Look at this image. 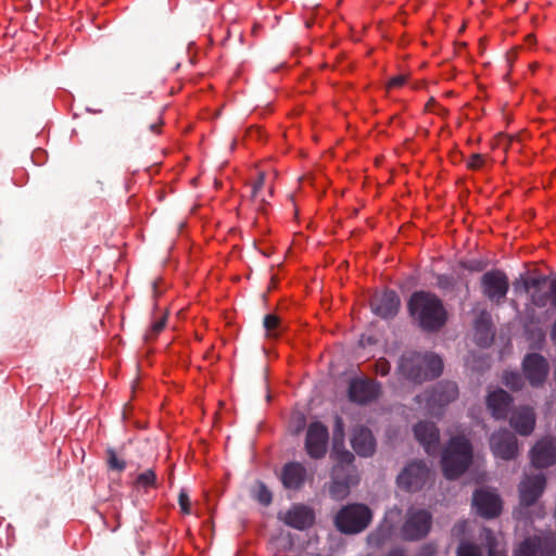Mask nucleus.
I'll list each match as a JSON object with an SVG mask.
<instances>
[{
	"label": "nucleus",
	"instance_id": "f257e3e1",
	"mask_svg": "<svg viewBox=\"0 0 556 556\" xmlns=\"http://www.w3.org/2000/svg\"><path fill=\"white\" fill-rule=\"evenodd\" d=\"M409 315L426 331H439L447 320V313L442 301L433 293L414 292L407 304Z\"/></svg>",
	"mask_w": 556,
	"mask_h": 556
},
{
	"label": "nucleus",
	"instance_id": "f03ea898",
	"mask_svg": "<svg viewBox=\"0 0 556 556\" xmlns=\"http://www.w3.org/2000/svg\"><path fill=\"white\" fill-rule=\"evenodd\" d=\"M443 362L433 353L407 351L399 359L396 371L403 378L414 383L434 379L442 374Z\"/></svg>",
	"mask_w": 556,
	"mask_h": 556
},
{
	"label": "nucleus",
	"instance_id": "7ed1b4c3",
	"mask_svg": "<svg viewBox=\"0 0 556 556\" xmlns=\"http://www.w3.org/2000/svg\"><path fill=\"white\" fill-rule=\"evenodd\" d=\"M473 452L465 435L452 437L442 453L441 466L446 479L454 480L464 475L472 463Z\"/></svg>",
	"mask_w": 556,
	"mask_h": 556
},
{
	"label": "nucleus",
	"instance_id": "20e7f679",
	"mask_svg": "<svg viewBox=\"0 0 556 556\" xmlns=\"http://www.w3.org/2000/svg\"><path fill=\"white\" fill-rule=\"evenodd\" d=\"M458 387L453 381L439 382L431 390H426L415 396V402L425 407L430 415H440L442 407L458 397Z\"/></svg>",
	"mask_w": 556,
	"mask_h": 556
},
{
	"label": "nucleus",
	"instance_id": "39448f33",
	"mask_svg": "<svg viewBox=\"0 0 556 556\" xmlns=\"http://www.w3.org/2000/svg\"><path fill=\"white\" fill-rule=\"evenodd\" d=\"M430 478V469L422 460L409 463L396 478L400 489L407 492L421 490Z\"/></svg>",
	"mask_w": 556,
	"mask_h": 556
},
{
	"label": "nucleus",
	"instance_id": "423d86ee",
	"mask_svg": "<svg viewBox=\"0 0 556 556\" xmlns=\"http://www.w3.org/2000/svg\"><path fill=\"white\" fill-rule=\"evenodd\" d=\"M523 376L532 388H542L549 374V363L540 353L527 354L521 363Z\"/></svg>",
	"mask_w": 556,
	"mask_h": 556
},
{
	"label": "nucleus",
	"instance_id": "0eeeda50",
	"mask_svg": "<svg viewBox=\"0 0 556 556\" xmlns=\"http://www.w3.org/2000/svg\"><path fill=\"white\" fill-rule=\"evenodd\" d=\"M481 289L483 295L491 302L501 304L506 299L509 290L508 277L503 270H489L481 277Z\"/></svg>",
	"mask_w": 556,
	"mask_h": 556
},
{
	"label": "nucleus",
	"instance_id": "6e6552de",
	"mask_svg": "<svg viewBox=\"0 0 556 556\" xmlns=\"http://www.w3.org/2000/svg\"><path fill=\"white\" fill-rule=\"evenodd\" d=\"M533 467L544 469L556 464V438L546 435L535 442L530 450Z\"/></svg>",
	"mask_w": 556,
	"mask_h": 556
},
{
	"label": "nucleus",
	"instance_id": "1a4fd4ad",
	"mask_svg": "<svg viewBox=\"0 0 556 556\" xmlns=\"http://www.w3.org/2000/svg\"><path fill=\"white\" fill-rule=\"evenodd\" d=\"M328 429L319 421L312 422L308 426L305 450L309 457L319 459L325 456L328 445Z\"/></svg>",
	"mask_w": 556,
	"mask_h": 556
},
{
	"label": "nucleus",
	"instance_id": "9d476101",
	"mask_svg": "<svg viewBox=\"0 0 556 556\" xmlns=\"http://www.w3.org/2000/svg\"><path fill=\"white\" fill-rule=\"evenodd\" d=\"M490 447L494 456L504 460L514 459L518 454V442L516 435L507 429L492 433Z\"/></svg>",
	"mask_w": 556,
	"mask_h": 556
},
{
	"label": "nucleus",
	"instance_id": "9b49d317",
	"mask_svg": "<svg viewBox=\"0 0 556 556\" xmlns=\"http://www.w3.org/2000/svg\"><path fill=\"white\" fill-rule=\"evenodd\" d=\"M545 486L546 477L544 473L526 475L518 488L520 504L526 507L533 505L543 494Z\"/></svg>",
	"mask_w": 556,
	"mask_h": 556
},
{
	"label": "nucleus",
	"instance_id": "f8f14e48",
	"mask_svg": "<svg viewBox=\"0 0 556 556\" xmlns=\"http://www.w3.org/2000/svg\"><path fill=\"white\" fill-rule=\"evenodd\" d=\"M472 504L477 513L485 519H494L502 511L500 495L490 490H477L472 496Z\"/></svg>",
	"mask_w": 556,
	"mask_h": 556
},
{
	"label": "nucleus",
	"instance_id": "ddd939ff",
	"mask_svg": "<svg viewBox=\"0 0 556 556\" xmlns=\"http://www.w3.org/2000/svg\"><path fill=\"white\" fill-rule=\"evenodd\" d=\"M381 384L372 379H354L350 382L349 399L358 404H367L379 397Z\"/></svg>",
	"mask_w": 556,
	"mask_h": 556
},
{
	"label": "nucleus",
	"instance_id": "4468645a",
	"mask_svg": "<svg viewBox=\"0 0 556 556\" xmlns=\"http://www.w3.org/2000/svg\"><path fill=\"white\" fill-rule=\"evenodd\" d=\"M400 303V298L395 291L386 290L372 299L370 306L377 316L390 319L397 314Z\"/></svg>",
	"mask_w": 556,
	"mask_h": 556
},
{
	"label": "nucleus",
	"instance_id": "2eb2a0df",
	"mask_svg": "<svg viewBox=\"0 0 556 556\" xmlns=\"http://www.w3.org/2000/svg\"><path fill=\"white\" fill-rule=\"evenodd\" d=\"M414 434L417 441L424 446L427 454L432 455L437 453L440 432L435 424L431 421H419L414 427Z\"/></svg>",
	"mask_w": 556,
	"mask_h": 556
},
{
	"label": "nucleus",
	"instance_id": "dca6fc26",
	"mask_svg": "<svg viewBox=\"0 0 556 556\" xmlns=\"http://www.w3.org/2000/svg\"><path fill=\"white\" fill-rule=\"evenodd\" d=\"M307 477L306 468L299 462L287 463L280 473V481L285 489L300 490Z\"/></svg>",
	"mask_w": 556,
	"mask_h": 556
},
{
	"label": "nucleus",
	"instance_id": "f3484780",
	"mask_svg": "<svg viewBox=\"0 0 556 556\" xmlns=\"http://www.w3.org/2000/svg\"><path fill=\"white\" fill-rule=\"evenodd\" d=\"M351 444L355 453L362 457H369L376 451V440L371 431L363 426L354 428Z\"/></svg>",
	"mask_w": 556,
	"mask_h": 556
},
{
	"label": "nucleus",
	"instance_id": "a211bd4d",
	"mask_svg": "<svg viewBox=\"0 0 556 556\" xmlns=\"http://www.w3.org/2000/svg\"><path fill=\"white\" fill-rule=\"evenodd\" d=\"M536 418L533 408L523 406L513 412L509 424L520 435H529L533 432Z\"/></svg>",
	"mask_w": 556,
	"mask_h": 556
},
{
	"label": "nucleus",
	"instance_id": "6ab92c4d",
	"mask_svg": "<svg viewBox=\"0 0 556 556\" xmlns=\"http://www.w3.org/2000/svg\"><path fill=\"white\" fill-rule=\"evenodd\" d=\"M511 396L503 389L492 391L486 396V406L496 419H505L510 410Z\"/></svg>",
	"mask_w": 556,
	"mask_h": 556
},
{
	"label": "nucleus",
	"instance_id": "aec40b11",
	"mask_svg": "<svg viewBox=\"0 0 556 556\" xmlns=\"http://www.w3.org/2000/svg\"><path fill=\"white\" fill-rule=\"evenodd\" d=\"M370 508L362 503L343 506L336 515L333 521H371Z\"/></svg>",
	"mask_w": 556,
	"mask_h": 556
},
{
	"label": "nucleus",
	"instance_id": "412c9836",
	"mask_svg": "<svg viewBox=\"0 0 556 556\" xmlns=\"http://www.w3.org/2000/svg\"><path fill=\"white\" fill-rule=\"evenodd\" d=\"M530 303L538 307V308H544L546 306H549V311L556 309V278L552 279L549 281L548 290L542 291L536 290L532 291L530 294Z\"/></svg>",
	"mask_w": 556,
	"mask_h": 556
},
{
	"label": "nucleus",
	"instance_id": "4be33fe9",
	"mask_svg": "<svg viewBox=\"0 0 556 556\" xmlns=\"http://www.w3.org/2000/svg\"><path fill=\"white\" fill-rule=\"evenodd\" d=\"M475 330L480 345L486 346L491 343L493 339L492 321L488 312H481L476 318Z\"/></svg>",
	"mask_w": 556,
	"mask_h": 556
},
{
	"label": "nucleus",
	"instance_id": "5701e85b",
	"mask_svg": "<svg viewBox=\"0 0 556 556\" xmlns=\"http://www.w3.org/2000/svg\"><path fill=\"white\" fill-rule=\"evenodd\" d=\"M533 541L538 555L540 556H556V533L547 532L542 535H534L529 538Z\"/></svg>",
	"mask_w": 556,
	"mask_h": 556
},
{
	"label": "nucleus",
	"instance_id": "b1692460",
	"mask_svg": "<svg viewBox=\"0 0 556 556\" xmlns=\"http://www.w3.org/2000/svg\"><path fill=\"white\" fill-rule=\"evenodd\" d=\"M332 454L338 462L334 468L339 469V473L346 470L348 473L355 475V468L353 466L355 457L353 453L343 448V443H333Z\"/></svg>",
	"mask_w": 556,
	"mask_h": 556
},
{
	"label": "nucleus",
	"instance_id": "393cba45",
	"mask_svg": "<svg viewBox=\"0 0 556 556\" xmlns=\"http://www.w3.org/2000/svg\"><path fill=\"white\" fill-rule=\"evenodd\" d=\"M333 482L330 488V492L332 495L342 494L345 495L349 493V489L351 484H355L357 482L356 475L346 473L344 478L341 479V473H339L338 468H333Z\"/></svg>",
	"mask_w": 556,
	"mask_h": 556
},
{
	"label": "nucleus",
	"instance_id": "a878e982",
	"mask_svg": "<svg viewBox=\"0 0 556 556\" xmlns=\"http://www.w3.org/2000/svg\"><path fill=\"white\" fill-rule=\"evenodd\" d=\"M431 523H403L401 536L405 541H418L427 536Z\"/></svg>",
	"mask_w": 556,
	"mask_h": 556
},
{
	"label": "nucleus",
	"instance_id": "bb28decb",
	"mask_svg": "<svg viewBox=\"0 0 556 556\" xmlns=\"http://www.w3.org/2000/svg\"><path fill=\"white\" fill-rule=\"evenodd\" d=\"M392 526V523H379L377 529L367 536L368 544L374 547H380L389 542L393 535Z\"/></svg>",
	"mask_w": 556,
	"mask_h": 556
},
{
	"label": "nucleus",
	"instance_id": "cd10ccee",
	"mask_svg": "<svg viewBox=\"0 0 556 556\" xmlns=\"http://www.w3.org/2000/svg\"><path fill=\"white\" fill-rule=\"evenodd\" d=\"M535 306H527L523 314V326L528 327H543V325L549 319V309L544 313H538Z\"/></svg>",
	"mask_w": 556,
	"mask_h": 556
},
{
	"label": "nucleus",
	"instance_id": "c85d7f7f",
	"mask_svg": "<svg viewBox=\"0 0 556 556\" xmlns=\"http://www.w3.org/2000/svg\"><path fill=\"white\" fill-rule=\"evenodd\" d=\"M286 521H315L314 509L304 504H295L288 511Z\"/></svg>",
	"mask_w": 556,
	"mask_h": 556
},
{
	"label": "nucleus",
	"instance_id": "c756f323",
	"mask_svg": "<svg viewBox=\"0 0 556 556\" xmlns=\"http://www.w3.org/2000/svg\"><path fill=\"white\" fill-rule=\"evenodd\" d=\"M523 331L532 349L541 350L544 346L546 332L543 327L523 326Z\"/></svg>",
	"mask_w": 556,
	"mask_h": 556
},
{
	"label": "nucleus",
	"instance_id": "7c9ffc66",
	"mask_svg": "<svg viewBox=\"0 0 556 556\" xmlns=\"http://www.w3.org/2000/svg\"><path fill=\"white\" fill-rule=\"evenodd\" d=\"M523 372L518 371H504L502 382L511 391H520L525 387Z\"/></svg>",
	"mask_w": 556,
	"mask_h": 556
},
{
	"label": "nucleus",
	"instance_id": "2f4dec72",
	"mask_svg": "<svg viewBox=\"0 0 556 556\" xmlns=\"http://www.w3.org/2000/svg\"><path fill=\"white\" fill-rule=\"evenodd\" d=\"M252 496L262 505H269L273 501L270 490L262 481H257L252 488Z\"/></svg>",
	"mask_w": 556,
	"mask_h": 556
},
{
	"label": "nucleus",
	"instance_id": "473e14b6",
	"mask_svg": "<svg viewBox=\"0 0 556 556\" xmlns=\"http://www.w3.org/2000/svg\"><path fill=\"white\" fill-rule=\"evenodd\" d=\"M135 485L138 488H155L156 486V473L153 469H147L139 473L135 480Z\"/></svg>",
	"mask_w": 556,
	"mask_h": 556
},
{
	"label": "nucleus",
	"instance_id": "72a5a7b5",
	"mask_svg": "<svg viewBox=\"0 0 556 556\" xmlns=\"http://www.w3.org/2000/svg\"><path fill=\"white\" fill-rule=\"evenodd\" d=\"M267 337H278L280 333V319L274 314H267L263 319Z\"/></svg>",
	"mask_w": 556,
	"mask_h": 556
},
{
	"label": "nucleus",
	"instance_id": "f704fd0d",
	"mask_svg": "<svg viewBox=\"0 0 556 556\" xmlns=\"http://www.w3.org/2000/svg\"><path fill=\"white\" fill-rule=\"evenodd\" d=\"M265 182V174L258 173L256 181L252 186L251 198L258 204V208L266 202L265 198L261 195Z\"/></svg>",
	"mask_w": 556,
	"mask_h": 556
},
{
	"label": "nucleus",
	"instance_id": "c9c22d12",
	"mask_svg": "<svg viewBox=\"0 0 556 556\" xmlns=\"http://www.w3.org/2000/svg\"><path fill=\"white\" fill-rule=\"evenodd\" d=\"M431 519H432V516L427 509L412 506L406 513L405 521L424 522V521H431Z\"/></svg>",
	"mask_w": 556,
	"mask_h": 556
},
{
	"label": "nucleus",
	"instance_id": "e433bc0d",
	"mask_svg": "<svg viewBox=\"0 0 556 556\" xmlns=\"http://www.w3.org/2000/svg\"><path fill=\"white\" fill-rule=\"evenodd\" d=\"M538 551L535 549V545L533 544V541H531L529 538L523 540L518 548L514 552V556H536Z\"/></svg>",
	"mask_w": 556,
	"mask_h": 556
},
{
	"label": "nucleus",
	"instance_id": "4c0bfd02",
	"mask_svg": "<svg viewBox=\"0 0 556 556\" xmlns=\"http://www.w3.org/2000/svg\"><path fill=\"white\" fill-rule=\"evenodd\" d=\"M337 529L344 534H356L363 532L369 523H334Z\"/></svg>",
	"mask_w": 556,
	"mask_h": 556
},
{
	"label": "nucleus",
	"instance_id": "58836bf2",
	"mask_svg": "<svg viewBox=\"0 0 556 556\" xmlns=\"http://www.w3.org/2000/svg\"><path fill=\"white\" fill-rule=\"evenodd\" d=\"M456 553L457 556H482L480 547L472 543H460Z\"/></svg>",
	"mask_w": 556,
	"mask_h": 556
},
{
	"label": "nucleus",
	"instance_id": "ea45409f",
	"mask_svg": "<svg viewBox=\"0 0 556 556\" xmlns=\"http://www.w3.org/2000/svg\"><path fill=\"white\" fill-rule=\"evenodd\" d=\"M178 504L184 516L191 515V500L186 489H181L178 494Z\"/></svg>",
	"mask_w": 556,
	"mask_h": 556
},
{
	"label": "nucleus",
	"instance_id": "a19ab883",
	"mask_svg": "<svg viewBox=\"0 0 556 556\" xmlns=\"http://www.w3.org/2000/svg\"><path fill=\"white\" fill-rule=\"evenodd\" d=\"M108 465L111 470L123 471L126 468V463L119 459L114 450H108Z\"/></svg>",
	"mask_w": 556,
	"mask_h": 556
},
{
	"label": "nucleus",
	"instance_id": "79ce46f5",
	"mask_svg": "<svg viewBox=\"0 0 556 556\" xmlns=\"http://www.w3.org/2000/svg\"><path fill=\"white\" fill-rule=\"evenodd\" d=\"M166 316H162L161 319L153 323L149 331L144 334V340H151L155 338L165 327Z\"/></svg>",
	"mask_w": 556,
	"mask_h": 556
},
{
	"label": "nucleus",
	"instance_id": "37998d69",
	"mask_svg": "<svg viewBox=\"0 0 556 556\" xmlns=\"http://www.w3.org/2000/svg\"><path fill=\"white\" fill-rule=\"evenodd\" d=\"M437 286L442 290H452L455 286V279L452 275H438L437 276Z\"/></svg>",
	"mask_w": 556,
	"mask_h": 556
},
{
	"label": "nucleus",
	"instance_id": "c03bdc74",
	"mask_svg": "<svg viewBox=\"0 0 556 556\" xmlns=\"http://www.w3.org/2000/svg\"><path fill=\"white\" fill-rule=\"evenodd\" d=\"M462 267L469 271H482L486 267V263L481 260H470L460 263Z\"/></svg>",
	"mask_w": 556,
	"mask_h": 556
},
{
	"label": "nucleus",
	"instance_id": "a18cd8bd",
	"mask_svg": "<svg viewBox=\"0 0 556 556\" xmlns=\"http://www.w3.org/2000/svg\"><path fill=\"white\" fill-rule=\"evenodd\" d=\"M344 435V424L341 417L336 418L334 429H333V443H343Z\"/></svg>",
	"mask_w": 556,
	"mask_h": 556
},
{
	"label": "nucleus",
	"instance_id": "49530a36",
	"mask_svg": "<svg viewBox=\"0 0 556 556\" xmlns=\"http://www.w3.org/2000/svg\"><path fill=\"white\" fill-rule=\"evenodd\" d=\"M545 281H546V277H536V278L525 279L523 288L527 292H529L531 289H533V291L541 290L540 287Z\"/></svg>",
	"mask_w": 556,
	"mask_h": 556
},
{
	"label": "nucleus",
	"instance_id": "de8ad7c7",
	"mask_svg": "<svg viewBox=\"0 0 556 556\" xmlns=\"http://www.w3.org/2000/svg\"><path fill=\"white\" fill-rule=\"evenodd\" d=\"M483 164L484 157L479 153L470 155L469 160L467 161V167L472 170L480 169L483 166Z\"/></svg>",
	"mask_w": 556,
	"mask_h": 556
},
{
	"label": "nucleus",
	"instance_id": "09e8293b",
	"mask_svg": "<svg viewBox=\"0 0 556 556\" xmlns=\"http://www.w3.org/2000/svg\"><path fill=\"white\" fill-rule=\"evenodd\" d=\"M375 370L380 376H387L391 370V364L386 358H379L375 364Z\"/></svg>",
	"mask_w": 556,
	"mask_h": 556
},
{
	"label": "nucleus",
	"instance_id": "8fccbe9b",
	"mask_svg": "<svg viewBox=\"0 0 556 556\" xmlns=\"http://www.w3.org/2000/svg\"><path fill=\"white\" fill-rule=\"evenodd\" d=\"M402 519V509H400L397 506H394L393 508H390L382 521H399Z\"/></svg>",
	"mask_w": 556,
	"mask_h": 556
},
{
	"label": "nucleus",
	"instance_id": "3c124183",
	"mask_svg": "<svg viewBox=\"0 0 556 556\" xmlns=\"http://www.w3.org/2000/svg\"><path fill=\"white\" fill-rule=\"evenodd\" d=\"M407 80L405 75H397L389 80L388 88H400Z\"/></svg>",
	"mask_w": 556,
	"mask_h": 556
},
{
	"label": "nucleus",
	"instance_id": "603ef678",
	"mask_svg": "<svg viewBox=\"0 0 556 556\" xmlns=\"http://www.w3.org/2000/svg\"><path fill=\"white\" fill-rule=\"evenodd\" d=\"M514 139L511 137H507L505 135H501L498 137V146L503 147L504 150H507L508 147L513 143Z\"/></svg>",
	"mask_w": 556,
	"mask_h": 556
},
{
	"label": "nucleus",
	"instance_id": "864d4df0",
	"mask_svg": "<svg viewBox=\"0 0 556 556\" xmlns=\"http://www.w3.org/2000/svg\"><path fill=\"white\" fill-rule=\"evenodd\" d=\"M549 339L553 345L556 348V318L553 320L549 328Z\"/></svg>",
	"mask_w": 556,
	"mask_h": 556
},
{
	"label": "nucleus",
	"instance_id": "5fc2aeb1",
	"mask_svg": "<svg viewBox=\"0 0 556 556\" xmlns=\"http://www.w3.org/2000/svg\"><path fill=\"white\" fill-rule=\"evenodd\" d=\"M387 556H406L405 551L403 548H393L391 549Z\"/></svg>",
	"mask_w": 556,
	"mask_h": 556
},
{
	"label": "nucleus",
	"instance_id": "6e6d98bb",
	"mask_svg": "<svg viewBox=\"0 0 556 556\" xmlns=\"http://www.w3.org/2000/svg\"><path fill=\"white\" fill-rule=\"evenodd\" d=\"M161 124H162V122L152 123V124L149 126V129H150L153 134L157 135V134H160V127H161Z\"/></svg>",
	"mask_w": 556,
	"mask_h": 556
},
{
	"label": "nucleus",
	"instance_id": "4d7b16f0",
	"mask_svg": "<svg viewBox=\"0 0 556 556\" xmlns=\"http://www.w3.org/2000/svg\"><path fill=\"white\" fill-rule=\"evenodd\" d=\"M288 525L292 526L293 528L299 529V530H305L306 526H309L311 523L301 522V523H288Z\"/></svg>",
	"mask_w": 556,
	"mask_h": 556
},
{
	"label": "nucleus",
	"instance_id": "13d9d810",
	"mask_svg": "<svg viewBox=\"0 0 556 556\" xmlns=\"http://www.w3.org/2000/svg\"><path fill=\"white\" fill-rule=\"evenodd\" d=\"M422 554H424L425 556H433L434 551H433V548H432V547H425V548H424Z\"/></svg>",
	"mask_w": 556,
	"mask_h": 556
},
{
	"label": "nucleus",
	"instance_id": "bf43d9fd",
	"mask_svg": "<svg viewBox=\"0 0 556 556\" xmlns=\"http://www.w3.org/2000/svg\"><path fill=\"white\" fill-rule=\"evenodd\" d=\"M156 288H157L156 282H154V283H153V289H154V294H155V295H156Z\"/></svg>",
	"mask_w": 556,
	"mask_h": 556
}]
</instances>
